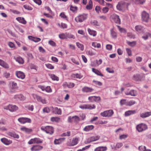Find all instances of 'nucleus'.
<instances>
[{
  "label": "nucleus",
  "instance_id": "f257e3e1",
  "mask_svg": "<svg viewBox=\"0 0 151 151\" xmlns=\"http://www.w3.org/2000/svg\"><path fill=\"white\" fill-rule=\"evenodd\" d=\"M129 3H128L127 1H121L119 2L116 6L117 10L119 11H123L127 9Z\"/></svg>",
  "mask_w": 151,
  "mask_h": 151
},
{
  "label": "nucleus",
  "instance_id": "f03ea898",
  "mask_svg": "<svg viewBox=\"0 0 151 151\" xmlns=\"http://www.w3.org/2000/svg\"><path fill=\"white\" fill-rule=\"evenodd\" d=\"M88 17L87 14H80L75 18V21L77 22H81L86 20Z\"/></svg>",
  "mask_w": 151,
  "mask_h": 151
},
{
  "label": "nucleus",
  "instance_id": "7ed1b4c3",
  "mask_svg": "<svg viewBox=\"0 0 151 151\" xmlns=\"http://www.w3.org/2000/svg\"><path fill=\"white\" fill-rule=\"evenodd\" d=\"M142 20L143 22H147L149 19V14L146 11H143L141 13Z\"/></svg>",
  "mask_w": 151,
  "mask_h": 151
},
{
  "label": "nucleus",
  "instance_id": "20e7f679",
  "mask_svg": "<svg viewBox=\"0 0 151 151\" xmlns=\"http://www.w3.org/2000/svg\"><path fill=\"white\" fill-rule=\"evenodd\" d=\"M41 129L43 131L45 132L46 133L50 134H52L54 132L53 128L51 126H47L45 127H42Z\"/></svg>",
  "mask_w": 151,
  "mask_h": 151
},
{
  "label": "nucleus",
  "instance_id": "39448f33",
  "mask_svg": "<svg viewBox=\"0 0 151 151\" xmlns=\"http://www.w3.org/2000/svg\"><path fill=\"white\" fill-rule=\"evenodd\" d=\"M114 114L113 111L112 110H106L101 113V115L105 117H110Z\"/></svg>",
  "mask_w": 151,
  "mask_h": 151
},
{
  "label": "nucleus",
  "instance_id": "423d86ee",
  "mask_svg": "<svg viewBox=\"0 0 151 151\" xmlns=\"http://www.w3.org/2000/svg\"><path fill=\"white\" fill-rule=\"evenodd\" d=\"M79 108L82 109H92L96 108L94 104H83L79 106Z\"/></svg>",
  "mask_w": 151,
  "mask_h": 151
},
{
  "label": "nucleus",
  "instance_id": "0eeeda50",
  "mask_svg": "<svg viewBox=\"0 0 151 151\" xmlns=\"http://www.w3.org/2000/svg\"><path fill=\"white\" fill-rule=\"evenodd\" d=\"M42 142V140L39 138H35L31 139L28 142V143L29 145L33 144H40Z\"/></svg>",
  "mask_w": 151,
  "mask_h": 151
},
{
  "label": "nucleus",
  "instance_id": "6e6552de",
  "mask_svg": "<svg viewBox=\"0 0 151 151\" xmlns=\"http://www.w3.org/2000/svg\"><path fill=\"white\" fill-rule=\"evenodd\" d=\"M147 125L143 123L138 125L136 127L137 130L140 132L145 130L147 129Z\"/></svg>",
  "mask_w": 151,
  "mask_h": 151
},
{
  "label": "nucleus",
  "instance_id": "1a4fd4ad",
  "mask_svg": "<svg viewBox=\"0 0 151 151\" xmlns=\"http://www.w3.org/2000/svg\"><path fill=\"white\" fill-rule=\"evenodd\" d=\"M4 109L9 110L11 111L14 112L17 111L18 109V107L15 105L9 104L7 106H5L4 107Z\"/></svg>",
  "mask_w": 151,
  "mask_h": 151
},
{
  "label": "nucleus",
  "instance_id": "9d476101",
  "mask_svg": "<svg viewBox=\"0 0 151 151\" xmlns=\"http://www.w3.org/2000/svg\"><path fill=\"white\" fill-rule=\"evenodd\" d=\"M18 120L22 124H24L26 122L31 123V120L30 119L26 117L20 118L18 119Z\"/></svg>",
  "mask_w": 151,
  "mask_h": 151
},
{
  "label": "nucleus",
  "instance_id": "9b49d317",
  "mask_svg": "<svg viewBox=\"0 0 151 151\" xmlns=\"http://www.w3.org/2000/svg\"><path fill=\"white\" fill-rule=\"evenodd\" d=\"M145 28L141 25H137L135 27V29L136 31L139 33H143L144 32Z\"/></svg>",
  "mask_w": 151,
  "mask_h": 151
},
{
  "label": "nucleus",
  "instance_id": "f8f14e48",
  "mask_svg": "<svg viewBox=\"0 0 151 151\" xmlns=\"http://www.w3.org/2000/svg\"><path fill=\"white\" fill-rule=\"evenodd\" d=\"M43 148L42 146L35 145H33L31 148V151H39L42 150Z\"/></svg>",
  "mask_w": 151,
  "mask_h": 151
},
{
  "label": "nucleus",
  "instance_id": "ddd939ff",
  "mask_svg": "<svg viewBox=\"0 0 151 151\" xmlns=\"http://www.w3.org/2000/svg\"><path fill=\"white\" fill-rule=\"evenodd\" d=\"M100 138V137L99 135L94 136L88 138L87 139V142L90 143L91 142L96 141L99 140Z\"/></svg>",
  "mask_w": 151,
  "mask_h": 151
},
{
  "label": "nucleus",
  "instance_id": "4468645a",
  "mask_svg": "<svg viewBox=\"0 0 151 151\" xmlns=\"http://www.w3.org/2000/svg\"><path fill=\"white\" fill-rule=\"evenodd\" d=\"M35 96L36 97L37 100L38 101L41 102L43 104H47V101L45 98H43L41 96L36 95H35Z\"/></svg>",
  "mask_w": 151,
  "mask_h": 151
},
{
  "label": "nucleus",
  "instance_id": "2eb2a0df",
  "mask_svg": "<svg viewBox=\"0 0 151 151\" xmlns=\"http://www.w3.org/2000/svg\"><path fill=\"white\" fill-rule=\"evenodd\" d=\"M16 75L18 78L22 79H24L25 76L24 73L21 71H16Z\"/></svg>",
  "mask_w": 151,
  "mask_h": 151
},
{
  "label": "nucleus",
  "instance_id": "dca6fc26",
  "mask_svg": "<svg viewBox=\"0 0 151 151\" xmlns=\"http://www.w3.org/2000/svg\"><path fill=\"white\" fill-rule=\"evenodd\" d=\"M1 141L3 143L7 145H9L12 143V140L5 138L1 139Z\"/></svg>",
  "mask_w": 151,
  "mask_h": 151
},
{
  "label": "nucleus",
  "instance_id": "f3484780",
  "mask_svg": "<svg viewBox=\"0 0 151 151\" xmlns=\"http://www.w3.org/2000/svg\"><path fill=\"white\" fill-rule=\"evenodd\" d=\"M113 19L114 21L116 23L120 24H121V20L118 15L114 14L113 15Z\"/></svg>",
  "mask_w": 151,
  "mask_h": 151
},
{
  "label": "nucleus",
  "instance_id": "a211bd4d",
  "mask_svg": "<svg viewBox=\"0 0 151 151\" xmlns=\"http://www.w3.org/2000/svg\"><path fill=\"white\" fill-rule=\"evenodd\" d=\"M14 98L17 100L20 101L24 100L26 98L25 97L21 94L15 95L14 96Z\"/></svg>",
  "mask_w": 151,
  "mask_h": 151
},
{
  "label": "nucleus",
  "instance_id": "6ab92c4d",
  "mask_svg": "<svg viewBox=\"0 0 151 151\" xmlns=\"http://www.w3.org/2000/svg\"><path fill=\"white\" fill-rule=\"evenodd\" d=\"M75 85V84L73 83L69 82L67 83L65 82L63 84V86L64 87H68L69 88H73Z\"/></svg>",
  "mask_w": 151,
  "mask_h": 151
},
{
  "label": "nucleus",
  "instance_id": "aec40b11",
  "mask_svg": "<svg viewBox=\"0 0 151 151\" xmlns=\"http://www.w3.org/2000/svg\"><path fill=\"white\" fill-rule=\"evenodd\" d=\"M88 100L91 102L93 101L97 102L100 100V98L99 96H92L88 97Z\"/></svg>",
  "mask_w": 151,
  "mask_h": 151
},
{
  "label": "nucleus",
  "instance_id": "412c9836",
  "mask_svg": "<svg viewBox=\"0 0 151 151\" xmlns=\"http://www.w3.org/2000/svg\"><path fill=\"white\" fill-rule=\"evenodd\" d=\"M125 93L126 95H130L134 96H136L137 94V91L134 90H132L129 92L126 91Z\"/></svg>",
  "mask_w": 151,
  "mask_h": 151
},
{
  "label": "nucleus",
  "instance_id": "4be33fe9",
  "mask_svg": "<svg viewBox=\"0 0 151 151\" xmlns=\"http://www.w3.org/2000/svg\"><path fill=\"white\" fill-rule=\"evenodd\" d=\"M93 90V89L92 88L86 86L82 88V91L83 92L85 93L91 92Z\"/></svg>",
  "mask_w": 151,
  "mask_h": 151
},
{
  "label": "nucleus",
  "instance_id": "5701e85b",
  "mask_svg": "<svg viewBox=\"0 0 151 151\" xmlns=\"http://www.w3.org/2000/svg\"><path fill=\"white\" fill-rule=\"evenodd\" d=\"M14 59L19 64H22L24 62V60L20 56L14 57Z\"/></svg>",
  "mask_w": 151,
  "mask_h": 151
},
{
  "label": "nucleus",
  "instance_id": "b1692460",
  "mask_svg": "<svg viewBox=\"0 0 151 151\" xmlns=\"http://www.w3.org/2000/svg\"><path fill=\"white\" fill-rule=\"evenodd\" d=\"M52 112L54 113L60 115L61 114V110L60 109H58V107H55L54 108L52 109Z\"/></svg>",
  "mask_w": 151,
  "mask_h": 151
},
{
  "label": "nucleus",
  "instance_id": "393cba45",
  "mask_svg": "<svg viewBox=\"0 0 151 151\" xmlns=\"http://www.w3.org/2000/svg\"><path fill=\"white\" fill-rule=\"evenodd\" d=\"M16 19L18 21L19 23L24 24H26L27 23L26 21L25 20L23 17H17Z\"/></svg>",
  "mask_w": 151,
  "mask_h": 151
},
{
  "label": "nucleus",
  "instance_id": "a878e982",
  "mask_svg": "<svg viewBox=\"0 0 151 151\" xmlns=\"http://www.w3.org/2000/svg\"><path fill=\"white\" fill-rule=\"evenodd\" d=\"M136 111L135 110H128L125 112L124 115L126 116H129L130 115L135 114Z\"/></svg>",
  "mask_w": 151,
  "mask_h": 151
},
{
  "label": "nucleus",
  "instance_id": "bb28decb",
  "mask_svg": "<svg viewBox=\"0 0 151 151\" xmlns=\"http://www.w3.org/2000/svg\"><path fill=\"white\" fill-rule=\"evenodd\" d=\"M150 115H151V112H147L140 114V116L143 118H144Z\"/></svg>",
  "mask_w": 151,
  "mask_h": 151
},
{
  "label": "nucleus",
  "instance_id": "cd10ccee",
  "mask_svg": "<svg viewBox=\"0 0 151 151\" xmlns=\"http://www.w3.org/2000/svg\"><path fill=\"white\" fill-rule=\"evenodd\" d=\"M20 129L22 131L28 133H31L32 131V129L26 128L25 127H23L21 128Z\"/></svg>",
  "mask_w": 151,
  "mask_h": 151
},
{
  "label": "nucleus",
  "instance_id": "c85d7f7f",
  "mask_svg": "<svg viewBox=\"0 0 151 151\" xmlns=\"http://www.w3.org/2000/svg\"><path fill=\"white\" fill-rule=\"evenodd\" d=\"M151 34L149 32H146L145 33L144 35L142 37V38L144 40H148L149 37H151Z\"/></svg>",
  "mask_w": 151,
  "mask_h": 151
},
{
  "label": "nucleus",
  "instance_id": "c756f323",
  "mask_svg": "<svg viewBox=\"0 0 151 151\" xmlns=\"http://www.w3.org/2000/svg\"><path fill=\"white\" fill-rule=\"evenodd\" d=\"M107 150L106 147H99L96 148L94 151H106Z\"/></svg>",
  "mask_w": 151,
  "mask_h": 151
},
{
  "label": "nucleus",
  "instance_id": "7c9ffc66",
  "mask_svg": "<svg viewBox=\"0 0 151 151\" xmlns=\"http://www.w3.org/2000/svg\"><path fill=\"white\" fill-rule=\"evenodd\" d=\"M53 109V107L52 106L48 107H46L44 108L43 109V111L44 113H49L51 110H52Z\"/></svg>",
  "mask_w": 151,
  "mask_h": 151
},
{
  "label": "nucleus",
  "instance_id": "2f4dec72",
  "mask_svg": "<svg viewBox=\"0 0 151 151\" xmlns=\"http://www.w3.org/2000/svg\"><path fill=\"white\" fill-rule=\"evenodd\" d=\"M0 65L5 68H9L8 65L1 59H0Z\"/></svg>",
  "mask_w": 151,
  "mask_h": 151
},
{
  "label": "nucleus",
  "instance_id": "473e14b6",
  "mask_svg": "<svg viewBox=\"0 0 151 151\" xmlns=\"http://www.w3.org/2000/svg\"><path fill=\"white\" fill-rule=\"evenodd\" d=\"M88 31L89 35L93 37L95 36L96 35L97 33L95 31L91 30L90 28H88Z\"/></svg>",
  "mask_w": 151,
  "mask_h": 151
},
{
  "label": "nucleus",
  "instance_id": "72a5a7b5",
  "mask_svg": "<svg viewBox=\"0 0 151 151\" xmlns=\"http://www.w3.org/2000/svg\"><path fill=\"white\" fill-rule=\"evenodd\" d=\"M8 135L11 137H13L14 138H19V136L18 134H16L14 132H9L8 134Z\"/></svg>",
  "mask_w": 151,
  "mask_h": 151
},
{
  "label": "nucleus",
  "instance_id": "f704fd0d",
  "mask_svg": "<svg viewBox=\"0 0 151 151\" xmlns=\"http://www.w3.org/2000/svg\"><path fill=\"white\" fill-rule=\"evenodd\" d=\"M92 46L95 48H99L101 47V44L96 42H92Z\"/></svg>",
  "mask_w": 151,
  "mask_h": 151
},
{
  "label": "nucleus",
  "instance_id": "c9c22d12",
  "mask_svg": "<svg viewBox=\"0 0 151 151\" xmlns=\"http://www.w3.org/2000/svg\"><path fill=\"white\" fill-rule=\"evenodd\" d=\"M94 128V126L93 125H88L86 126L83 129V130L86 132H88L92 130Z\"/></svg>",
  "mask_w": 151,
  "mask_h": 151
},
{
  "label": "nucleus",
  "instance_id": "e433bc0d",
  "mask_svg": "<svg viewBox=\"0 0 151 151\" xmlns=\"http://www.w3.org/2000/svg\"><path fill=\"white\" fill-rule=\"evenodd\" d=\"M92 71L93 73L98 76H103V74H102L99 71L96 69L94 68H92Z\"/></svg>",
  "mask_w": 151,
  "mask_h": 151
},
{
  "label": "nucleus",
  "instance_id": "4c0bfd02",
  "mask_svg": "<svg viewBox=\"0 0 151 151\" xmlns=\"http://www.w3.org/2000/svg\"><path fill=\"white\" fill-rule=\"evenodd\" d=\"M49 76L52 79L53 81H58L59 78L58 77L53 74H49Z\"/></svg>",
  "mask_w": 151,
  "mask_h": 151
},
{
  "label": "nucleus",
  "instance_id": "58836bf2",
  "mask_svg": "<svg viewBox=\"0 0 151 151\" xmlns=\"http://www.w3.org/2000/svg\"><path fill=\"white\" fill-rule=\"evenodd\" d=\"M131 2H134L137 4H143L145 2V0H129Z\"/></svg>",
  "mask_w": 151,
  "mask_h": 151
},
{
  "label": "nucleus",
  "instance_id": "ea45409f",
  "mask_svg": "<svg viewBox=\"0 0 151 151\" xmlns=\"http://www.w3.org/2000/svg\"><path fill=\"white\" fill-rule=\"evenodd\" d=\"M65 139V138H60L58 139H55L54 141V143L55 144H60L62 141H63Z\"/></svg>",
  "mask_w": 151,
  "mask_h": 151
},
{
  "label": "nucleus",
  "instance_id": "a19ab883",
  "mask_svg": "<svg viewBox=\"0 0 151 151\" xmlns=\"http://www.w3.org/2000/svg\"><path fill=\"white\" fill-rule=\"evenodd\" d=\"M136 103V102L133 100H130L127 101L126 103V106H131Z\"/></svg>",
  "mask_w": 151,
  "mask_h": 151
},
{
  "label": "nucleus",
  "instance_id": "79ce46f5",
  "mask_svg": "<svg viewBox=\"0 0 151 151\" xmlns=\"http://www.w3.org/2000/svg\"><path fill=\"white\" fill-rule=\"evenodd\" d=\"M78 138H73L72 142V145L74 146L77 144L78 143Z\"/></svg>",
  "mask_w": 151,
  "mask_h": 151
},
{
  "label": "nucleus",
  "instance_id": "37998d69",
  "mask_svg": "<svg viewBox=\"0 0 151 151\" xmlns=\"http://www.w3.org/2000/svg\"><path fill=\"white\" fill-rule=\"evenodd\" d=\"M59 37L61 39H66V33H62L59 35Z\"/></svg>",
  "mask_w": 151,
  "mask_h": 151
},
{
  "label": "nucleus",
  "instance_id": "c03bdc74",
  "mask_svg": "<svg viewBox=\"0 0 151 151\" xmlns=\"http://www.w3.org/2000/svg\"><path fill=\"white\" fill-rule=\"evenodd\" d=\"M72 76L73 77L79 78V79H81L82 77V76L81 75V74H78V73H76V74H73L72 75Z\"/></svg>",
  "mask_w": 151,
  "mask_h": 151
},
{
  "label": "nucleus",
  "instance_id": "a18cd8bd",
  "mask_svg": "<svg viewBox=\"0 0 151 151\" xmlns=\"http://www.w3.org/2000/svg\"><path fill=\"white\" fill-rule=\"evenodd\" d=\"M127 42L129 45L131 47H134L135 45L136 44V42L135 41H134L132 42L127 41Z\"/></svg>",
  "mask_w": 151,
  "mask_h": 151
},
{
  "label": "nucleus",
  "instance_id": "49530a36",
  "mask_svg": "<svg viewBox=\"0 0 151 151\" xmlns=\"http://www.w3.org/2000/svg\"><path fill=\"white\" fill-rule=\"evenodd\" d=\"M76 44L78 47L80 48L81 50L83 51V50L84 46L83 45L81 44L78 42H77L76 43Z\"/></svg>",
  "mask_w": 151,
  "mask_h": 151
},
{
  "label": "nucleus",
  "instance_id": "de8ad7c7",
  "mask_svg": "<svg viewBox=\"0 0 151 151\" xmlns=\"http://www.w3.org/2000/svg\"><path fill=\"white\" fill-rule=\"evenodd\" d=\"M75 36L70 33H66V39L68 38H72L73 39H75Z\"/></svg>",
  "mask_w": 151,
  "mask_h": 151
},
{
  "label": "nucleus",
  "instance_id": "09e8293b",
  "mask_svg": "<svg viewBox=\"0 0 151 151\" xmlns=\"http://www.w3.org/2000/svg\"><path fill=\"white\" fill-rule=\"evenodd\" d=\"M80 121L79 118L77 116H73V122H77Z\"/></svg>",
  "mask_w": 151,
  "mask_h": 151
},
{
  "label": "nucleus",
  "instance_id": "8fccbe9b",
  "mask_svg": "<svg viewBox=\"0 0 151 151\" xmlns=\"http://www.w3.org/2000/svg\"><path fill=\"white\" fill-rule=\"evenodd\" d=\"M117 27L119 30L121 32L123 33H125L126 32V31L125 29L119 26H117Z\"/></svg>",
  "mask_w": 151,
  "mask_h": 151
},
{
  "label": "nucleus",
  "instance_id": "3c124183",
  "mask_svg": "<svg viewBox=\"0 0 151 151\" xmlns=\"http://www.w3.org/2000/svg\"><path fill=\"white\" fill-rule=\"evenodd\" d=\"M133 79L135 81H138L140 79V76L139 75H134L133 77Z\"/></svg>",
  "mask_w": 151,
  "mask_h": 151
},
{
  "label": "nucleus",
  "instance_id": "603ef678",
  "mask_svg": "<svg viewBox=\"0 0 151 151\" xmlns=\"http://www.w3.org/2000/svg\"><path fill=\"white\" fill-rule=\"evenodd\" d=\"M26 108L29 110L32 111L34 109V106L33 105H27L25 106Z\"/></svg>",
  "mask_w": 151,
  "mask_h": 151
},
{
  "label": "nucleus",
  "instance_id": "864d4df0",
  "mask_svg": "<svg viewBox=\"0 0 151 151\" xmlns=\"http://www.w3.org/2000/svg\"><path fill=\"white\" fill-rule=\"evenodd\" d=\"M111 36L113 38H116L117 37V34L115 31L111 30Z\"/></svg>",
  "mask_w": 151,
  "mask_h": 151
},
{
  "label": "nucleus",
  "instance_id": "5fc2aeb1",
  "mask_svg": "<svg viewBox=\"0 0 151 151\" xmlns=\"http://www.w3.org/2000/svg\"><path fill=\"white\" fill-rule=\"evenodd\" d=\"M70 10L73 12H75L77 10V8L76 6H74L71 5L70 6Z\"/></svg>",
  "mask_w": 151,
  "mask_h": 151
},
{
  "label": "nucleus",
  "instance_id": "6e6d98bb",
  "mask_svg": "<svg viewBox=\"0 0 151 151\" xmlns=\"http://www.w3.org/2000/svg\"><path fill=\"white\" fill-rule=\"evenodd\" d=\"M109 11V8L107 7H103L102 9V12L104 14L108 12Z\"/></svg>",
  "mask_w": 151,
  "mask_h": 151
},
{
  "label": "nucleus",
  "instance_id": "4d7b16f0",
  "mask_svg": "<svg viewBox=\"0 0 151 151\" xmlns=\"http://www.w3.org/2000/svg\"><path fill=\"white\" fill-rule=\"evenodd\" d=\"M127 36L130 38L134 39L135 38V36L130 32H128L127 34Z\"/></svg>",
  "mask_w": 151,
  "mask_h": 151
},
{
  "label": "nucleus",
  "instance_id": "13d9d810",
  "mask_svg": "<svg viewBox=\"0 0 151 151\" xmlns=\"http://www.w3.org/2000/svg\"><path fill=\"white\" fill-rule=\"evenodd\" d=\"M51 120L52 122H58L60 120V119L57 117H52L51 119Z\"/></svg>",
  "mask_w": 151,
  "mask_h": 151
},
{
  "label": "nucleus",
  "instance_id": "bf43d9fd",
  "mask_svg": "<svg viewBox=\"0 0 151 151\" xmlns=\"http://www.w3.org/2000/svg\"><path fill=\"white\" fill-rule=\"evenodd\" d=\"M12 88L15 89L18 88L17 83L14 81L12 82Z\"/></svg>",
  "mask_w": 151,
  "mask_h": 151
},
{
  "label": "nucleus",
  "instance_id": "052dcab7",
  "mask_svg": "<svg viewBox=\"0 0 151 151\" xmlns=\"http://www.w3.org/2000/svg\"><path fill=\"white\" fill-rule=\"evenodd\" d=\"M60 16L62 18L66 19V20H67V17L66 16L64 12H62L61 13L60 15Z\"/></svg>",
  "mask_w": 151,
  "mask_h": 151
},
{
  "label": "nucleus",
  "instance_id": "680f3d73",
  "mask_svg": "<svg viewBox=\"0 0 151 151\" xmlns=\"http://www.w3.org/2000/svg\"><path fill=\"white\" fill-rule=\"evenodd\" d=\"M95 10L97 13L99 14L101 12L100 7L99 6H96L95 8Z\"/></svg>",
  "mask_w": 151,
  "mask_h": 151
},
{
  "label": "nucleus",
  "instance_id": "e2e57ef3",
  "mask_svg": "<svg viewBox=\"0 0 151 151\" xmlns=\"http://www.w3.org/2000/svg\"><path fill=\"white\" fill-rule=\"evenodd\" d=\"M45 91L48 93H50L52 92V90L50 86H47L45 87Z\"/></svg>",
  "mask_w": 151,
  "mask_h": 151
},
{
  "label": "nucleus",
  "instance_id": "0e129e2a",
  "mask_svg": "<svg viewBox=\"0 0 151 151\" xmlns=\"http://www.w3.org/2000/svg\"><path fill=\"white\" fill-rule=\"evenodd\" d=\"M8 45L11 48L13 49H15L16 48L15 46L14 43L12 42H9L8 43Z\"/></svg>",
  "mask_w": 151,
  "mask_h": 151
},
{
  "label": "nucleus",
  "instance_id": "69168bd1",
  "mask_svg": "<svg viewBox=\"0 0 151 151\" xmlns=\"http://www.w3.org/2000/svg\"><path fill=\"white\" fill-rule=\"evenodd\" d=\"M45 65L46 67L48 68L52 69L54 68V66L50 64H46Z\"/></svg>",
  "mask_w": 151,
  "mask_h": 151
},
{
  "label": "nucleus",
  "instance_id": "338daca9",
  "mask_svg": "<svg viewBox=\"0 0 151 151\" xmlns=\"http://www.w3.org/2000/svg\"><path fill=\"white\" fill-rule=\"evenodd\" d=\"M23 7L25 9H27L28 10H32V7L27 5H24L23 6Z\"/></svg>",
  "mask_w": 151,
  "mask_h": 151
},
{
  "label": "nucleus",
  "instance_id": "774afa93",
  "mask_svg": "<svg viewBox=\"0 0 151 151\" xmlns=\"http://www.w3.org/2000/svg\"><path fill=\"white\" fill-rule=\"evenodd\" d=\"M90 146V145H88L86 146V147L83 148L82 149H80L78 150L77 151H84L86 150V149H87Z\"/></svg>",
  "mask_w": 151,
  "mask_h": 151
}]
</instances>
